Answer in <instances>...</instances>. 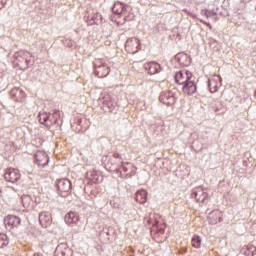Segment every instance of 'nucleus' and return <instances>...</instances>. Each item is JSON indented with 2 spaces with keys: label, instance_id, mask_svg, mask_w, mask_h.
<instances>
[{
  "label": "nucleus",
  "instance_id": "1",
  "mask_svg": "<svg viewBox=\"0 0 256 256\" xmlns=\"http://www.w3.org/2000/svg\"><path fill=\"white\" fill-rule=\"evenodd\" d=\"M94 73L96 77L103 79V77H107L109 73H111V68L109 64H107V60L103 58H97L94 60Z\"/></svg>",
  "mask_w": 256,
  "mask_h": 256
},
{
  "label": "nucleus",
  "instance_id": "2",
  "mask_svg": "<svg viewBox=\"0 0 256 256\" xmlns=\"http://www.w3.org/2000/svg\"><path fill=\"white\" fill-rule=\"evenodd\" d=\"M112 11L116 15H122V17H124L125 21H131V19H133V13H131V11H132L131 6L126 5L122 2L114 3Z\"/></svg>",
  "mask_w": 256,
  "mask_h": 256
},
{
  "label": "nucleus",
  "instance_id": "3",
  "mask_svg": "<svg viewBox=\"0 0 256 256\" xmlns=\"http://www.w3.org/2000/svg\"><path fill=\"white\" fill-rule=\"evenodd\" d=\"M29 52H26L25 50H20L14 54V63L19 69H27L29 67Z\"/></svg>",
  "mask_w": 256,
  "mask_h": 256
},
{
  "label": "nucleus",
  "instance_id": "4",
  "mask_svg": "<svg viewBox=\"0 0 256 256\" xmlns=\"http://www.w3.org/2000/svg\"><path fill=\"white\" fill-rule=\"evenodd\" d=\"M56 187L61 197H69L71 195V181L67 178L56 181Z\"/></svg>",
  "mask_w": 256,
  "mask_h": 256
},
{
  "label": "nucleus",
  "instance_id": "5",
  "mask_svg": "<svg viewBox=\"0 0 256 256\" xmlns=\"http://www.w3.org/2000/svg\"><path fill=\"white\" fill-rule=\"evenodd\" d=\"M38 117H39V123H41V125H45V127H51V125H55L57 123V119L61 117V112L55 111L53 113V117L56 118L55 121L49 120L50 114L47 112H40Z\"/></svg>",
  "mask_w": 256,
  "mask_h": 256
},
{
  "label": "nucleus",
  "instance_id": "6",
  "mask_svg": "<svg viewBox=\"0 0 256 256\" xmlns=\"http://www.w3.org/2000/svg\"><path fill=\"white\" fill-rule=\"evenodd\" d=\"M7 183H17L21 179V172L17 168H7L4 173Z\"/></svg>",
  "mask_w": 256,
  "mask_h": 256
},
{
  "label": "nucleus",
  "instance_id": "7",
  "mask_svg": "<svg viewBox=\"0 0 256 256\" xmlns=\"http://www.w3.org/2000/svg\"><path fill=\"white\" fill-rule=\"evenodd\" d=\"M174 79L178 85H185V83L193 79V73L189 70H182L175 74Z\"/></svg>",
  "mask_w": 256,
  "mask_h": 256
},
{
  "label": "nucleus",
  "instance_id": "8",
  "mask_svg": "<svg viewBox=\"0 0 256 256\" xmlns=\"http://www.w3.org/2000/svg\"><path fill=\"white\" fill-rule=\"evenodd\" d=\"M159 101L163 105L171 107V105H175V94L172 91H163L159 96Z\"/></svg>",
  "mask_w": 256,
  "mask_h": 256
},
{
  "label": "nucleus",
  "instance_id": "9",
  "mask_svg": "<svg viewBox=\"0 0 256 256\" xmlns=\"http://www.w3.org/2000/svg\"><path fill=\"white\" fill-rule=\"evenodd\" d=\"M86 179L88 180L89 185H97L98 183L103 182V175L100 171L90 170L86 173Z\"/></svg>",
  "mask_w": 256,
  "mask_h": 256
},
{
  "label": "nucleus",
  "instance_id": "10",
  "mask_svg": "<svg viewBox=\"0 0 256 256\" xmlns=\"http://www.w3.org/2000/svg\"><path fill=\"white\" fill-rule=\"evenodd\" d=\"M140 47H141V42H139V39L137 38H130L126 41V44H125V50L128 53H131L132 55L137 53Z\"/></svg>",
  "mask_w": 256,
  "mask_h": 256
},
{
  "label": "nucleus",
  "instance_id": "11",
  "mask_svg": "<svg viewBox=\"0 0 256 256\" xmlns=\"http://www.w3.org/2000/svg\"><path fill=\"white\" fill-rule=\"evenodd\" d=\"M4 224L7 229H17L21 225V218L15 215H8L4 219Z\"/></svg>",
  "mask_w": 256,
  "mask_h": 256
},
{
  "label": "nucleus",
  "instance_id": "12",
  "mask_svg": "<svg viewBox=\"0 0 256 256\" xmlns=\"http://www.w3.org/2000/svg\"><path fill=\"white\" fill-rule=\"evenodd\" d=\"M193 195L198 203H205L209 199V193L203 187L194 188Z\"/></svg>",
  "mask_w": 256,
  "mask_h": 256
},
{
  "label": "nucleus",
  "instance_id": "13",
  "mask_svg": "<svg viewBox=\"0 0 256 256\" xmlns=\"http://www.w3.org/2000/svg\"><path fill=\"white\" fill-rule=\"evenodd\" d=\"M39 223L41 227L47 229V227H51V224L53 223V216L47 211L41 212L39 214Z\"/></svg>",
  "mask_w": 256,
  "mask_h": 256
},
{
  "label": "nucleus",
  "instance_id": "14",
  "mask_svg": "<svg viewBox=\"0 0 256 256\" xmlns=\"http://www.w3.org/2000/svg\"><path fill=\"white\" fill-rule=\"evenodd\" d=\"M208 87L211 93H217L219 91V87H221V76H212L208 81Z\"/></svg>",
  "mask_w": 256,
  "mask_h": 256
},
{
  "label": "nucleus",
  "instance_id": "15",
  "mask_svg": "<svg viewBox=\"0 0 256 256\" xmlns=\"http://www.w3.org/2000/svg\"><path fill=\"white\" fill-rule=\"evenodd\" d=\"M79 219V214L76 212H68L64 217L66 225H69L70 227H73V225H78Z\"/></svg>",
  "mask_w": 256,
  "mask_h": 256
},
{
  "label": "nucleus",
  "instance_id": "16",
  "mask_svg": "<svg viewBox=\"0 0 256 256\" xmlns=\"http://www.w3.org/2000/svg\"><path fill=\"white\" fill-rule=\"evenodd\" d=\"M35 159L39 167H45L49 163V156L43 151H37Z\"/></svg>",
  "mask_w": 256,
  "mask_h": 256
},
{
  "label": "nucleus",
  "instance_id": "17",
  "mask_svg": "<svg viewBox=\"0 0 256 256\" xmlns=\"http://www.w3.org/2000/svg\"><path fill=\"white\" fill-rule=\"evenodd\" d=\"M182 91L185 95H195V93H197V84L192 80H189L184 84Z\"/></svg>",
  "mask_w": 256,
  "mask_h": 256
},
{
  "label": "nucleus",
  "instance_id": "18",
  "mask_svg": "<svg viewBox=\"0 0 256 256\" xmlns=\"http://www.w3.org/2000/svg\"><path fill=\"white\" fill-rule=\"evenodd\" d=\"M144 68L150 75H155L161 70V66L157 62H148L144 64Z\"/></svg>",
  "mask_w": 256,
  "mask_h": 256
},
{
  "label": "nucleus",
  "instance_id": "19",
  "mask_svg": "<svg viewBox=\"0 0 256 256\" xmlns=\"http://www.w3.org/2000/svg\"><path fill=\"white\" fill-rule=\"evenodd\" d=\"M55 256H71V249L65 244H60L55 250Z\"/></svg>",
  "mask_w": 256,
  "mask_h": 256
},
{
  "label": "nucleus",
  "instance_id": "20",
  "mask_svg": "<svg viewBox=\"0 0 256 256\" xmlns=\"http://www.w3.org/2000/svg\"><path fill=\"white\" fill-rule=\"evenodd\" d=\"M147 197H148L147 190L142 189L136 192L135 199L137 203H140V205H145V203H147Z\"/></svg>",
  "mask_w": 256,
  "mask_h": 256
},
{
  "label": "nucleus",
  "instance_id": "21",
  "mask_svg": "<svg viewBox=\"0 0 256 256\" xmlns=\"http://www.w3.org/2000/svg\"><path fill=\"white\" fill-rule=\"evenodd\" d=\"M176 59H177L179 65H181V67H188V65L191 63L189 56H187V54H185V53L178 54L176 56Z\"/></svg>",
  "mask_w": 256,
  "mask_h": 256
},
{
  "label": "nucleus",
  "instance_id": "22",
  "mask_svg": "<svg viewBox=\"0 0 256 256\" xmlns=\"http://www.w3.org/2000/svg\"><path fill=\"white\" fill-rule=\"evenodd\" d=\"M244 255L255 256L256 255V247L252 244L246 245L244 248Z\"/></svg>",
  "mask_w": 256,
  "mask_h": 256
},
{
  "label": "nucleus",
  "instance_id": "23",
  "mask_svg": "<svg viewBox=\"0 0 256 256\" xmlns=\"http://www.w3.org/2000/svg\"><path fill=\"white\" fill-rule=\"evenodd\" d=\"M33 203V199L29 195L22 196V205L24 209H29L31 204Z\"/></svg>",
  "mask_w": 256,
  "mask_h": 256
},
{
  "label": "nucleus",
  "instance_id": "24",
  "mask_svg": "<svg viewBox=\"0 0 256 256\" xmlns=\"http://www.w3.org/2000/svg\"><path fill=\"white\" fill-rule=\"evenodd\" d=\"M201 236L194 235L191 240V245L194 249H201Z\"/></svg>",
  "mask_w": 256,
  "mask_h": 256
},
{
  "label": "nucleus",
  "instance_id": "25",
  "mask_svg": "<svg viewBox=\"0 0 256 256\" xmlns=\"http://www.w3.org/2000/svg\"><path fill=\"white\" fill-rule=\"evenodd\" d=\"M7 245H9V238L6 236V234H0V249L7 247Z\"/></svg>",
  "mask_w": 256,
  "mask_h": 256
},
{
  "label": "nucleus",
  "instance_id": "26",
  "mask_svg": "<svg viewBox=\"0 0 256 256\" xmlns=\"http://www.w3.org/2000/svg\"><path fill=\"white\" fill-rule=\"evenodd\" d=\"M220 213L219 211H214L210 214V219H213V217H219Z\"/></svg>",
  "mask_w": 256,
  "mask_h": 256
},
{
  "label": "nucleus",
  "instance_id": "27",
  "mask_svg": "<svg viewBox=\"0 0 256 256\" xmlns=\"http://www.w3.org/2000/svg\"><path fill=\"white\" fill-rule=\"evenodd\" d=\"M7 4V0H0V9H3L5 5Z\"/></svg>",
  "mask_w": 256,
  "mask_h": 256
},
{
  "label": "nucleus",
  "instance_id": "28",
  "mask_svg": "<svg viewBox=\"0 0 256 256\" xmlns=\"http://www.w3.org/2000/svg\"><path fill=\"white\" fill-rule=\"evenodd\" d=\"M204 23V25H206V27H208V29H210V31H211V29H213V26H211L209 23H207V22H203Z\"/></svg>",
  "mask_w": 256,
  "mask_h": 256
},
{
  "label": "nucleus",
  "instance_id": "29",
  "mask_svg": "<svg viewBox=\"0 0 256 256\" xmlns=\"http://www.w3.org/2000/svg\"><path fill=\"white\" fill-rule=\"evenodd\" d=\"M45 246V244L42 242L41 244H39L40 249L43 251V247Z\"/></svg>",
  "mask_w": 256,
  "mask_h": 256
},
{
  "label": "nucleus",
  "instance_id": "30",
  "mask_svg": "<svg viewBox=\"0 0 256 256\" xmlns=\"http://www.w3.org/2000/svg\"><path fill=\"white\" fill-rule=\"evenodd\" d=\"M33 256H43V254H41V253L37 252V253H34V255H33Z\"/></svg>",
  "mask_w": 256,
  "mask_h": 256
}]
</instances>
